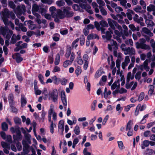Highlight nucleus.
Wrapping results in <instances>:
<instances>
[{
  "instance_id": "1",
  "label": "nucleus",
  "mask_w": 155,
  "mask_h": 155,
  "mask_svg": "<svg viewBox=\"0 0 155 155\" xmlns=\"http://www.w3.org/2000/svg\"><path fill=\"white\" fill-rule=\"evenodd\" d=\"M146 40L143 38H141L139 40L140 42H136L135 43L136 48L137 49L141 48L145 50H150L151 49L150 46L145 44L146 41H149L150 40L149 37L145 35Z\"/></svg>"
},
{
  "instance_id": "2",
  "label": "nucleus",
  "mask_w": 155,
  "mask_h": 155,
  "mask_svg": "<svg viewBox=\"0 0 155 155\" xmlns=\"http://www.w3.org/2000/svg\"><path fill=\"white\" fill-rule=\"evenodd\" d=\"M49 10L51 12V15L53 18L58 17L60 19H62L64 17V15L62 11L59 9H56L53 6L49 8Z\"/></svg>"
},
{
  "instance_id": "3",
  "label": "nucleus",
  "mask_w": 155,
  "mask_h": 155,
  "mask_svg": "<svg viewBox=\"0 0 155 155\" xmlns=\"http://www.w3.org/2000/svg\"><path fill=\"white\" fill-rule=\"evenodd\" d=\"M18 127L15 128L12 127L10 128V130L12 133H16V135H14L13 136V138L15 141L21 140L22 138V136L19 129L20 128L19 127Z\"/></svg>"
},
{
  "instance_id": "4",
  "label": "nucleus",
  "mask_w": 155,
  "mask_h": 155,
  "mask_svg": "<svg viewBox=\"0 0 155 155\" xmlns=\"http://www.w3.org/2000/svg\"><path fill=\"white\" fill-rule=\"evenodd\" d=\"M88 56L86 54H84L83 57V60L81 58V57H77V63L80 65H82L83 63V62H84L83 68L85 70H86L88 67Z\"/></svg>"
},
{
  "instance_id": "5",
  "label": "nucleus",
  "mask_w": 155,
  "mask_h": 155,
  "mask_svg": "<svg viewBox=\"0 0 155 155\" xmlns=\"http://www.w3.org/2000/svg\"><path fill=\"white\" fill-rule=\"evenodd\" d=\"M71 7L68 6L66 7H63V11H62L63 15H64V17L70 18L73 16L74 14V12L71 11Z\"/></svg>"
},
{
  "instance_id": "6",
  "label": "nucleus",
  "mask_w": 155,
  "mask_h": 155,
  "mask_svg": "<svg viewBox=\"0 0 155 155\" xmlns=\"http://www.w3.org/2000/svg\"><path fill=\"white\" fill-rule=\"evenodd\" d=\"M26 8L24 5H18L15 9V12L17 15H21L25 12Z\"/></svg>"
},
{
  "instance_id": "7",
  "label": "nucleus",
  "mask_w": 155,
  "mask_h": 155,
  "mask_svg": "<svg viewBox=\"0 0 155 155\" xmlns=\"http://www.w3.org/2000/svg\"><path fill=\"white\" fill-rule=\"evenodd\" d=\"M108 30L109 31H107L106 33H105V35H102L103 39L106 40L105 41L106 42H107L108 41L111 39L112 37L111 34L113 33V31L110 28H109Z\"/></svg>"
},
{
  "instance_id": "8",
  "label": "nucleus",
  "mask_w": 155,
  "mask_h": 155,
  "mask_svg": "<svg viewBox=\"0 0 155 155\" xmlns=\"http://www.w3.org/2000/svg\"><path fill=\"white\" fill-rule=\"evenodd\" d=\"M108 42H109L110 43V44H108V49L110 51H112V46L113 47V48L115 50L117 49L118 46L117 43L115 41H114L113 39H111L108 41Z\"/></svg>"
},
{
  "instance_id": "9",
  "label": "nucleus",
  "mask_w": 155,
  "mask_h": 155,
  "mask_svg": "<svg viewBox=\"0 0 155 155\" xmlns=\"http://www.w3.org/2000/svg\"><path fill=\"white\" fill-rule=\"evenodd\" d=\"M49 95L50 98H51L54 102L57 101L58 93L56 89H54L52 92H49Z\"/></svg>"
},
{
  "instance_id": "10",
  "label": "nucleus",
  "mask_w": 155,
  "mask_h": 155,
  "mask_svg": "<svg viewBox=\"0 0 155 155\" xmlns=\"http://www.w3.org/2000/svg\"><path fill=\"white\" fill-rule=\"evenodd\" d=\"M2 32L4 36L6 35L5 38L7 39H9L13 33L12 31L9 29H3L2 30Z\"/></svg>"
},
{
  "instance_id": "11",
  "label": "nucleus",
  "mask_w": 155,
  "mask_h": 155,
  "mask_svg": "<svg viewBox=\"0 0 155 155\" xmlns=\"http://www.w3.org/2000/svg\"><path fill=\"white\" fill-rule=\"evenodd\" d=\"M80 6L83 9H85L87 12L90 14L93 13V11L91 9V6L88 4H85L83 3L80 4Z\"/></svg>"
},
{
  "instance_id": "12",
  "label": "nucleus",
  "mask_w": 155,
  "mask_h": 155,
  "mask_svg": "<svg viewBox=\"0 0 155 155\" xmlns=\"http://www.w3.org/2000/svg\"><path fill=\"white\" fill-rule=\"evenodd\" d=\"M22 144L23 145V153H25V154H28L29 152V146L27 143V141L25 140H22Z\"/></svg>"
},
{
  "instance_id": "13",
  "label": "nucleus",
  "mask_w": 155,
  "mask_h": 155,
  "mask_svg": "<svg viewBox=\"0 0 155 155\" xmlns=\"http://www.w3.org/2000/svg\"><path fill=\"white\" fill-rule=\"evenodd\" d=\"M125 49L124 53L125 55L129 54L132 55H134L135 54V50L133 47L130 48L128 47L126 48Z\"/></svg>"
},
{
  "instance_id": "14",
  "label": "nucleus",
  "mask_w": 155,
  "mask_h": 155,
  "mask_svg": "<svg viewBox=\"0 0 155 155\" xmlns=\"http://www.w3.org/2000/svg\"><path fill=\"white\" fill-rule=\"evenodd\" d=\"M108 24L110 27V28H111L113 30L115 29V27H117V22L110 18H108L107 19Z\"/></svg>"
},
{
  "instance_id": "15",
  "label": "nucleus",
  "mask_w": 155,
  "mask_h": 155,
  "mask_svg": "<svg viewBox=\"0 0 155 155\" xmlns=\"http://www.w3.org/2000/svg\"><path fill=\"white\" fill-rule=\"evenodd\" d=\"M137 84V82H135L134 83V81H132L130 83H129V82H127V81L126 84V88L127 89H129L131 87L132 85H133V86L131 88V90L132 91L136 88Z\"/></svg>"
},
{
  "instance_id": "16",
  "label": "nucleus",
  "mask_w": 155,
  "mask_h": 155,
  "mask_svg": "<svg viewBox=\"0 0 155 155\" xmlns=\"http://www.w3.org/2000/svg\"><path fill=\"white\" fill-rule=\"evenodd\" d=\"M10 12L7 8H5L3 11L2 12V14L3 17L2 18L3 22H4V19H7L8 20V18L9 16Z\"/></svg>"
},
{
  "instance_id": "17",
  "label": "nucleus",
  "mask_w": 155,
  "mask_h": 155,
  "mask_svg": "<svg viewBox=\"0 0 155 155\" xmlns=\"http://www.w3.org/2000/svg\"><path fill=\"white\" fill-rule=\"evenodd\" d=\"M130 62V59L128 56H126L124 59V61L122 63V68L124 69Z\"/></svg>"
},
{
  "instance_id": "18",
  "label": "nucleus",
  "mask_w": 155,
  "mask_h": 155,
  "mask_svg": "<svg viewBox=\"0 0 155 155\" xmlns=\"http://www.w3.org/2000/svg\"><path fill=\"white\" fill-rule=\"evenodd\" d=\"M119 1L120 5L126 9L130 8L131 6V4L130 3H128L127 4L126 0H120Z\"/></svg>"
},
{
  "instance_id": "19",
  "label": "nucleus",
  "mask_w": 155,
  "mask_h": 155,
  "mask_svg": "<svg viewBox=\"0 0 155 155\" xmlns=\"http://www.w3.org/2000/svg\"><path fill=\"white\" fill-rule=\"evenodd\" d=\"M20 53H17L15 54L13 56V58L15 59L17 63H19L23 60V58H21Z\"/></svg>"
},
{
  "instance_id": "20",
  "label": "nucleus",
  "mask_w": 155,
  "mask_h": 155,
  "mask_svg": "<svg viewBox=\"0 0 155 155\" xmlns=\"http://www.w3.org/2000/svg\"><path fill=\"white\" fill-rule=\"evenodd\" d=\"M131 34L132 32L130 30H124L121 36L123 39H126V37L131 36Z\"/></svg>"
},
{
  "instance_id": "21",
  "label": "nucleus",
  "mask_w": 155,
  "mask_h": 155,
  "mask_svg": "<svg viewBox=\"0 0 155 155\" xmlns=\"http://www.w3.org/2000/svg\"><path fill=\"white\" fill-rule=\"evenodd\" d=\"M61 94V99L62 102L64 106H66L67 105V102L64 91H62Z\"/></svg>"
},
{
  "instance_id": "22",
  "label": "nucleus",
  "mask_w": 155,
  "mask_h": 155,
  "mask_svg": "<svg viewBox=\"0 0 155 155\" xmlns=\"http://www.w3.org/2000/svg\"><path fill=\"white\" fill-rule=\"evenodd\" d=\"M120 87L119 80H118L117 81H115L111 86V89L114 90L116 88L117 89H119Z\"/></svg>"
},
{
  "instance_id": "23",
  "label": "nucleus",
  "mask_w": 155,
  "mask_h": 155,
  "mask_svg": "<svg viewBox=\"0 0 155 155\" xmlns=\"http://www.w3.org/2000/svg\"><path fill=\"white\" fill-rule=\"evenodd\" d=\"M144 18L145 19V23L147 27H152L154 25V22L152 20L147 19L146 15L144 16Z\"/></svg>"
},
{
  "instance_id": "24",
  "label": "nucleus",
  "mask_w": 155,
  "mask_h": 155,
  "mask_svg": "<svg viewBox=\"0 0 155 155\" xmlns=\"http://www.w3.org/2000/svg\"><path fill=\"white\" fill-rule=\"evenodd\" d=\"M54 113H55L54 111V106L53 105H51L50 106V110L48 111V118L49 121L50 122H51V114H53Z\"/></svg>"
},
{
  "instance_id": "25",
  "label": "nucleus",
  "mask_w": 155,
  "mask_h": 155,
  "mask_svg": "<svg viewBox=\"0 0 155 155\" xmlns=\"http://www.w3.org/2000/svg\"><path fill=\"white\" fill-rule=\"evenodd\" d=\"M142 31L143 33L148 35L150 37H152L153 35V33L151 32L150 30L146 27L143 28L142 29Z\"/></svg>"
},
{
  "instance_id": "26",
  "label": "nucleus",
  "mask_w": 155,
  "mask_h": 155,
  "mask_svg": "<svg viewBox=\"0 0 155 155\" xmlns=\"http://www.w3.org/2000/svg\"><path fill=\"white\" fill-rule=\"evenodd\" d=\"M22 41H19L15 45L17 47H20V48L21 49L25 48H27L28 44L26 43H24L20 45L22 43Z\"/></svg>"
},
{
  "instance_id": "27",
  "label": "nucleus",
  "mask_w": 155,
  "mask_h": 155,
  "mask_svg": "<svg viewBox=\"0 0 155 155\" xmlns=\"http://www.w3.org/2000/svg\"><path fill=\"white\" fill-rule=\"evenodd\" d=\"M4 24L5 25H10L12 29L13 30L14 29V25L11 21H9L7 19H4Z\"/></svg>"
},
{
  "instance_id": "28",
  "label": "nucleus",
  "mask_w": 155,
  "mask_h": 155,
  "mask_svg": "<svg viewBox=\"0 0 155 155\" xmlns=\"http://www.w3.org/2000/svg\"><path fill=\"white\" fill-rule=\"evenodd\" d=\"M14 97L13 94H10L8 96V99L10 105H13L15 103L14 100Z\"/></svg>"
},
{
  "instance_id": "29",
  "label": "nucleus",
  "mask_w": 155,
  "mask_h": 155,
  "mask_svg": "<svg viewBox=\"0 0 155 155\" xmlns=\"http://www.w3.org/2000/svg\"><path fill=\"white\" fill-rule=\"evenodd\" d=\"M22 121L24 123L25 122L26 125H29L31 123L30 119L29 118H27L26 119L25 117V116H21Z\"/></svg>"
},
{
  "instance_id": "30",
  "label": "nucleus",
  "mask_w": 155,
  "mask_h": 155,
  "mask_svg": "<svg viewBox=\"0 0 155 155\" xmlns=\"http://www.w3.org/2000/svg\"><path fill=\"white\" fill-rule=\"evenodd\" d=\"M149 62V60L148 59H146L143 63L142 64L144 67V70L146 71H148L150 69L149 67L148 66V64Z\"/></svg>"
},
{
  "instance_id": "31",
  "label": "nucleus",
  "mask_w": 155,
  "mask_h": 155,
  "mask_svg": "<svg viewBox=\"0 0 155 155\" xmlns=\"http://www.w3.org/2000/svg\"><path fill=\"white\" fill-rule=\"evenodd\" d=\"M149 145V141L144 140L143 141V143L141 145V147L142 149H144L145 147H148Z\"/></svg>"
},
{
  "instance_id": "32",
  "label": "nucleus",
  "mask_w": 155,
  "mask_h": 155,
  "mask_svg": "<svg viewBox=\"0 0 155 155\" xmlns=\"http://www.w3.org/2000/svg\"><path fill=\"white\" fill-rule=\"evenodd\" d=\"M41 8L40 5H38L36 4H34L32 6V11L38 12Z\"/></svg>"
},
{
  "instance_id": "33",
  "label": "nucleus",
  "mask_w": 155,
  "mask_h": 155,
  "mask_svg": "<svg viewBox=\"0 0 155 155\" xmlns=\"http://www.w3.org/2000/svg\"><path fill=\"white\" fill-rule=\"evenodd\" d=\"M21 104L22 107H23L26 104L27 101L24 95H22L21 97Z\"/></svg>"
},
{
  "instance_id": "34",
  "label": "nucleus",
  "mask_w": 155,
  "mask_h": 155,
  "mask_svg": "<svg viewBox=\"0 0 155 155\" xmlns=\"http://www.w3.org/2000/svg\"><path fill=\"white\" fill-rule=\"evenodd\" d=\"M99 38L98 36L96 34H93L89 35L87 36V39H94L95 38H97L98 39Z\"/></svg>"
},
{
  "instance_id": "35",
  "label": "nucleus",
  "mask_w": 155,
  "mask_h": 155,
  "mask_svg": "<svg viewBox=\"0 0 155 155\" xmlns=\"http://www.w3.org/2000/svg\"><path fill=\"white\" fill-rule=\"evenodd\" d=\"M147 10L148 12L155 11V6L150 4L147 7Z\"/></svg>"
},
{
  "instance_id": "36",
  "label": "nucleus",
  "mask_w": 155,
  "mask_h": 155,
  "mask_svg": "<svg viewBox=\"0 0 155 155\" xmlns=\"http://www.w3.org/2000/svg\"><path fill=\"white\" fill-rule=\"evenodd\" d=\"M149 87V89L148 91V94L150 96H151L154 92V87L152 85H150Z\"/></svg>"
},
{
  "instance_id": "37",
  "label": "nucleus",
  "mask_w": 155,
  "mask_h": 155,
  "mask_svg": "<svg viewBox=\"0 0 155 155\" xmlns=\"http://www.w3.org/2000/svg\"><path fill=\"white\" fill-rule=\"evenodd\" d=\"M28 22L30 25H29L28 27L31 30H34L36 28V25L33 23L32 21L30 20Z\"/></svg>"
},
{
  "instance_id": "38",
  "label": "nucleus",
  "mask_w": 155,
  "mask_h": 155,
  "mask_svg": "<svg viewBox=\"0 0 155 155\" xmlns=\"http://www.w3.org/2000/svg\"><path fill=\"white\" fill-rule=\"evenodd\" d=\"M134 78V75L133 74L132 75L131 73L130 72H129L127 75V81L129 82L130 79L132 80Z\"/></svg>"
},
{
  "instance_id": "39",
  "label": "nucleus",
  "mask_w": 155,
  "mask_h": 155,
  "mask_svg": "<svg viewBox=\"0 0 155 155\" xmlns=\"http://www.w3.org/2000/svg\"><path fill=\"white\" fill-rule=\"evenodd\" d=\"M14 120L15 123L17 125H20L21 123V119L17 117H15L14 118Z\"/></svg>"
},
{
  "instance_id": "40",
  "label": "nucleus",
  "mask_w": 155,
  "mask_h": 155,
  "mask_svg": "<svg viewBox=\"0 0 155 155\" xmlns=\"http://www.w3.org/2000/svg\"><path fill=\"white\" fill-rule=\"evenodd\" d=\"M1 144L2 147L5 148H7L8 149H10V146L9 144L6 143L4 142H2Z\"/></svg>"
},
{
  "instance_id": "41",
  "label": "nucleus",
  "mask_w": 155,
  "mask_h": 155,
  "mask_svg": "<svg viewBox=\"0 0 155 155\" xmlns=\"http://www.w3.org/2000/svg\"><path fill=\"white\" fill-rule=\"evenodd\" d=\"M98 7L100 10L101 14L103 15H106L107 14V12L104 8L103 7H101L100 6H99Z\"/></svg>"
},
{
  "instance_id": "42",
  "label": "nucleus",
  "mask_w": 155,
  "mask_h": 155,
  "mask_svg": "<svg viewBox=\"0 0 155 155\" xmlns=\"http://www.w3.org/2000/svg\"><path fill=\"white\" fill-rule=\"evenodd\" d=\"M72 8L75 11H79L80 12H83L80 8L79 6L77 4H74L72 6Z\"/></svg>"
},
{
  "instance_id": "43",
  "label": "nucleus",
  "mask_w": 155,
  "mask_h": 155,
  "mask_svg": "<svg viewBox=\"0 0 155 155\" xmlns=\"http://www.w3.org/2000/svg\"><path fill=\"white\" fill-rule=\"evenodd\" d=\"M125 42V43L127 45H130V46H132L133 45V42L132 39H131L126 40Z\"/></svg>"
},
{
  "instance_id": "44",
  "label": "nucleus",
  "mask_w": 155,
  "mask_h": 155,
  "mask_svg": "<svg viewBox=\"0 0 155 155\" xmlns=\"http://www.w3.org/2000/svg\"><path fill=\"white\" fill-rule=\"evenodd\" d=\"M60 55L59 54H58L56 57L54 61V64L55 65H57L59 64L60 62Z\"/></svg>"
},
{
  "instance_id": "45",
  "label": "nucleus",
  "mask_w": 155,
  "mask_h": 155,
  "mask_svg": "<svg viewBox=\"0 0 155 155\" xmlns=\"http://www.w3.org/2000/svg\"><path fill=\"white\" fill-rule=\"evenodd\" d=\"M144 92L141 93L138 96V100L139 101H142L144 98Z\"/></svg>"
},
{
  "instance_id": "46",
  "label": "nucleus",
  "mask_w": 155,
  "mask_h": 155,
  "mask_svg": "<svg viewBox=\"0 0 155 155\" xmlns=\"http://www.w3.org/2000/svg\"><path fill=\"white\" fill-rule=\"evenodd\" d=\"M96 1L97 3L99 5V6L103 7L105 5V2L102 0H96Z\"/></svg>"
},
{
  "instance_id": "47",
  "label": "nucleus",
  "mask_w": 155,
  "mask_h": 155,
  "mask_svg": "<svg viewBox=\"0 0 155 155\" xmlns=\"http://www.w3.org/2000/svg\"><path fill=\"white\" fill-rule=\"evenodd\" d=\"M79 40V38H77L72 43V46L73 47L76 48L78 46V45L77 43L78 42Z\"/></svg>"
},
{
  "instance_id": "48",
  "label": "nucleus",
  "mask_w": 155,
  "mask_h": 155,
  "mask_svg": "<svg viewBox=\"0 0 155 155\" xmlns=\"http://www.w3.org/2000/svg\"><path fill=\"white\" fill-rule=\"evenodd\" d=\"M8 5L11 8L14 9V11H15V9H16L15 8V5L14 3L13 2L11 1L9 2Z\"/></svg>"
},
{
  "instance_id": "49",
  "label": "nucleus",
  "mask_w": 155,
  "mask_h": 155,
  "mask_svg": "<svg viewBox=\"0 0 155 155\" xmlns=\"http://www.w3.org/2000/svg\"><path fill=\"white\" fill-rule=\"evenodd\" d=\"M110 15L112 17V18L115 20H118L117 16L121 18H123L122 15H121L120 14H118L117 15V16H116L113 14H111Z\"/></svg>"
},
{
  "instance_id": "50",
  "label": "nucleus",
  "mask_w": 155,
  "mask_h": 155,
  "mask_svg": "<svg viewBox=\"0 0 155 155\" xmlns=\"http://www.w3.org/2000/svg\"><path fill=\"white\" fill-rule=\"evenodd\" d=\"M100 25L103 27H108V25L107 22L104 21H102L100 22Z\"/></svg>"
},
{
  "instance_id": "51",
  "label": "nucleus",
  "mask_w": 155,
  "mask_h": 155,
  "mask_svg": "<svg viewBox=\"0 0 155 155\" xmlns=\"http://www.w3.org/2000/svg\"><path fill=\"white\" fill-rule=\"evenodd\" d=\"M42 94L45 96V97L43 98L44 99L46 100L48 98V93L47 90L46 88H44Z\"/></svg>"
},
{
  "instance_id": "52",
  "label": "nucleus",
  "mask_w": 155,
  "mask_h": 155,
  "mask_svg": "<svg viewBox=\"0 0 155 155\" xmlns=\"http://www.w3.org/2000/svg\"><path fill=\"white\" fill-rule=\"evenodd\" d=\"M15 34H13L11 39L10 42L12 44L15 43L17 41L15 38Z\"/></svg>"
},
{
  "instance_id": "53",
  "label": "nucleus",
  "mask_w": 155,
  "mask_h": 155,
  "mask_svg": "<svg viewBox=\"0 0 155 155\" xmlns=\"http://www.w3.org/2000/svg\"><path fill=\"white\" fill-rule=\"evenodd\" d=\"M134 10L137 12H141L142 8L140 6H137L134 9Z\"/></svg>"
},
{
  "instance_id": "54",
  "label": "nucleus",
  "mask_w": 155,
  "mask_h": 155,
  "mask_svg": "<svg viewBox=\"0 0 155 155\" xmlns=\"http://www.w3.org/2000/svg\"><path fill=\"white\" fill-rule=\"evenodd\" d=\"M141 72L140 71L138 72L135 74V78L138 81L141 78Z\"/></svg>"
},
{
  "instance_id": "55",
  "label": "nucleus",
  "mask_w": 155,
  "mask_h": 155,
  "mask_svg": "<svg viewBox=\"0 0 155 155\" xmlns=\"http://www.w3.org/2000/svg\"><path fill=\"white\" fill-rule=\"evenodd\" d=\"M117 143L118 147L120 149L122 150L124 148L123 143L122 141H118Z\"/></svg>"
},
{
  "instance_id": "56",
  "label": "nucleus",
  "mask_w": 155,
  "mask_h": 155,
  "mask_svg": "<svg viewBox=\"0 0 155 155\" xmlns=\"http://www.w3.org/2000/svg\"><path fill=\"white\" fill-rule=\"evenodd\" d=\"M74 133L76 134L77 135H79L80 132L79 127H75L74 129Z\"/></svg>"
},
{
  "instance_id": "57",
  "label": "nucleus",
  "mask_w": 155,
  "mask_h": 155,
  "mask_svg": "<svg viewBox=\"0 0 155 155\" xmlns=\"http://www.w3.org/2000/svg\"><path fill=\"white\" fill-rule=\"evenodd\" d=\"M76 122V119L73 120V121L70 120H67V123L70 125H72L73 124H75Z\"/></svg>"
},
{
  "instance_id": "58",
  "label": "nucleus",
  "mask_w": 155,
  "mask_h": 155,
  "mask_svg": "<svg viewBox=\"0 0 155 155\" xmlns=\"http://www.w3.org/2000/svg\"><path fill=\"white\" fill-rule=\"evenodd\" d=\"M71 62L69 60H67L65 61L63 64V67L64 68L67 67L69 65L71 64L72 63H71Z\"/></svg>"
},
{
  "instance_id": "59",
  "label": "nucleus",
  "mask_w": 155,
  "mask_h": 155,
  "mask_svg": "<svg viewBox=\"0 0 155 155\" xmlns=\"http://www.w3.org/2000/svg\"><path fill=\"white\" fill-rule=\"evenodd\" d=\"M11 18L12 19H14L15 18V14L12 12H10L8 18Z\"/></svg>"
},
{
  "instance_id": "60",
  "label": "nucleus",
  "mask_w": 155,
  "mask_h": 155,
  "mask_svg": "<svg viewBox=\"0 0 155 155\" xmlns=\"http://www.w3.org/2000/svg\"><path fill=\"white\" fill-rule=\"evenodd\" d=\"M81 72V70L80 67H78L77 69L75 70V72L77 76L80 74Z\"/></svg>"
},
{
  "instance_id": "61",
  "label": "nucleus",
  "mask_w": 155,
  "mask_h": 155,
  "mask_svg": "<svg viewBox=\"0 0 155 155\" xmlns=\"http://www.w3.org/2000/svg\"><path fill=\"white\" fill-rule=\"evenodd\" d=\"M43 3H47L48 4H51L52 3V0H41Z\"/></svg>"
},
{
  "instance_id": "62",
  "label": "nucleus",
  "mask_w": 155,
  "mask_h": 155,
  "mask_svg": "<svg viewBox=\"0 0 155 155\" xmlns=\"http://www.w3.org/2000/svg\"><path fill=\"white\" fill-rule=\"evenodd\" d=\"M19 27L23 32H25L27 31V28L23 25L22 24Z\"/></svg>"
},
{
  "instance_id": "63",
  "label": "nucleus",
  "mask_w": 155,
  "mask_h": 155,
  "mask_svg": "<svg viewBox=\"0 0 155 155\" xmlns=\"http://www.w3.org/2000/svg\"><path fill=\"white\" fill-rule=\"evenodd\" d=\"M115 11L117 13H119L123 10V8L117 6L115 8Z\"/></svg>"
},
{
  "instance_id": "64",
  "label": "nucleus",
  "mask_w": 155,
  "mask_h": 155,
  "mask_svg": "<svg viewBox=\"0 0 155 155\" xmlns=\"http://www.w3.org/2000/svg\"><path fill=\"white\" fill-rule=\"evenodd\" d=\"M83 153L84 155H91V153L87 151V148H85L84 149Z\"/></svg>"
}]
</instances>
